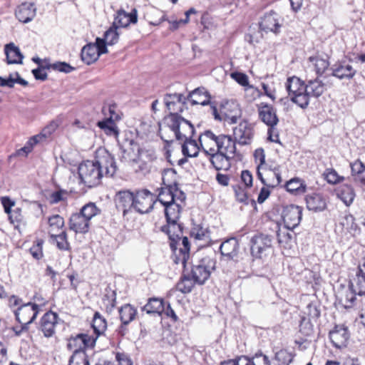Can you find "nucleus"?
Instances as JSON below:
<instances>
[{"instance_id":"obj_1","label":"nucleus","mask_w":365,"mask_h":365,"mask_svg":"<svg viewBox=\"0 0 365 365\" xmlns=\"http://www.w3.org/2000/svg\"><path fill=\"white\" fill-rule=\"evenodd\" d=\"M182 203L175 201L165 206L166 224L159 227L155 224V229L168 236L170 248L174 252V262L181 264L182 267L185 268L190 257V245L187 237H183L182 226L179 223Z\"/></svg>"},{"instance_id":"obj_2","label":"nucleus","mask_w":365,"mask_h":365,"mask_svg":"<svg viewBox=\"0 0 365 365\" xmlns=\"http://www.w3.org/2000/svg\"><path fill=\"white\" fill-rule=\"evenodd\" d=\"M194 133L193 125L176 113L166 115L159 129L161 139L167 144L173 143L175 138L181 141L192 138Z\"/></svg>"},{"instance_id":"obj_3","label":"nucleus","mask_w":365,"mask_h":365,"mask_svg":"<svg viewBox=\"0 0 365 365\" xmlns=\"http://www.w3.org/2000/svg\"><path fill=\"white\" fill-rule=\"evenodd\" d=\"M253 155L257 164V175L261 182L272 188L279 185L282 181L281 166L274 161H267L263 148L256 149Z\"/></svg>"},{"instance_id":"obj_4","label":"nucleus","mask_w":365,"mask_h":365,"mask_svg":"<svg viewBox=\"0 0 365 365\" xmlns=\"http://www.w3.org/2000/svg\"><path fill=\"white\" fill-rule=\"evenodd\" d=\"M101 213L94 202H88L78 212L73 213L68 219V228L75 234L85 235L89 232L91 220Z\"/></svg>"},{"instance_id":"obj_5","label":"nucleus","mask_w":365,"mask_h":365,"mask_svg":"<svg viewBox=\"0 0 365 365\" xmlns=\"http://www.w3.org/2000/svg\"><path fill=\"white\" fill-rule=\"evenodd\" d=\"M259 119L267 126V140L280 144L279 130L277 125L279 122L277 109L271 104L261 102L256 106Z\"/></svg>"},{"instance_id":"obj_6","label":"nucleus","mask_w":365,"mask_h":365,"mask_svg":"<svg viewBox=\"0 0 365 365\" xmlns=\"http://www.w3.org/2000/svg\"><path fill=\"white\" fill-rule=\"evenodd\" d=\"M133 150H136L137 154L135 157H131L128 153L127 155L129 160L136 173H140L146 175L151 172L154 163L157 160V154L154 148L151 147H140L138 143H130Z\"/></svg>"},{"instance_id":"obj_7","label":"nucleus","mask_w":365,"mask_h":365,"mask_svg":"<svg viewBox=\"0 0 365 365\" xmlns=\"http://www.w3.org/2000/svg\"><path fill=\"white\" fill-rule=\"evenodd\" d=\"M170 176L175 177V173L172 170L164 172L163 175L164 187H161L159 194L156 196L157 201L163 205V207L175 201L185 202L186 198L185 194L179 189L175 180L173 182L170 181L168 179Z\"/></svg>"},{"instance_id":"obj_8","label":"nucleus","mask_w":365,"mask_h":365,"mask_svg":"<svg viewBox=\"0 0 365 365\" xmlns=\"http://www.w3.org/2000/svg\"><path fill=\"white\" fill-rule=\"evenodd\" d=\"M216 258L214 251L203 253L199 257L196 264H192L190 276L195 282L199 285L204 284L210 277L212 272L216 268Z\"/></svg>"},{"instance_id":"obj_9","label":"nucleus","mask_w":365,"mask_h":365,"mask_svg":"<svg viewBox=\"0 0 365 365\" xmlns=\"http://www.w3.org/2000/svg\"><path fill=\"white\" fill-rule=\"evenodd\" d=\"M285 88L290 101L302 108L309 106L306 83L296 76L288 77L285 82Z\"/></svg>"},{"instance_id":"obj_10","label":"nucleus","mask_w":365,"mask_h":365,"mask_svg":"<svg viewBox=\"0 0 365 365\" xmlns=\"http://www.w3.org/2000/svg\"><path fill=\"white\" fill-rule=\"evenodd\" d=\"M212 114L215 119L235 123L241 118L242 110L239 103L234 100H225L219 107L212 106Z\"/></svg>"},{"instance_id":"obj_11","label":"nucleus","mask_w":365,"mask_h":365,"mask_svg":"<svg viewBox=\"0 0 365 365\" xmlns=\"http://www.w3.org/2000/svg\"><path fill=\"white\" fill-rule=\"evenodd\" d=\"M78 170L80 179L89 187L98 185L103 176V172L100 170L95 160H86L81 163Z\"/></svg>"},{"instance_id":"obj_12","label":"nucleus","mask_w":365,"mask_h":365,"mask_svg":"<svg viewBox=\"0 0 365 365\" xmlns=\"http://www.w3.org/2000/svg\"><path fill=\"white\" fill-rule=\"evenodd\" d=\"M96 341L88 333H78L71 335L67 339L66 348L73 353L86 351L88 349H93Z\"/></svg>"},{"instance_id":"obj_13","label":"nucleus","mask_w":365,"mask_h":365,"mask_svg":"<svg viewBox=\"0 0 365 365\" xmlns=\"http://www.w3.org/2000/svg\"><path fill=\"white\" fill-rule=\"evenodd\" d=\"M157 202L156 195L147 189L135 192L134 209L140 214L150 212Z\"/></svg>"},{"instance_id":"obj_14","label":"nucleus","mask_w":365,"mask_h":365,"mask_svg":"<svg viewBox=\"0 0 365 365\" xmlns=\"http://www.w3.org/2000/svg\"><path fill=\"white\" fill-rule=\"evenodd\" d=\"M95 161L103 175L112 177L116 172L117 166L114 157L104 148H99L96 151Z\"/></svg>"},{"instance_id":"obj_15","label":"nucleus","mask_w":365,"mask_h":365,"mask_svg":"<svg viewBox=\"0 0 365 365\" xmlns=\"http://www.w3.org/2000/svg\"><path fill=\"white\" fill-rule=\"evenodd\" d=\"M60 320V317L56 312L49 310L41 317L38 329L45 337H53L56 335V328Z\"/></svg>"},{"instance_id":"obj_16","label":"nucleus","mask_w":365,"mask_h":365,"mask_svg":"<svg viewBox=\"0 0 365 365\" xmlns=\"http://www.w3.org/2000/svg\"><path fill=\"white\" fill-rule=\"evenodd\" d=\"M272 238L269 235L258 233L250 240V250L253 257L262 259L264 253L272 247Z\"/></svg>"},{"instance_id":"obj_17","label":"nucleus","mask_w":365,"mask_h":365,"mask_svg":"<svg viewBox=\"0 0 365 365\" xmlns=\"http://www.w3.org/2000/svg\"><path fill=\"white\" fill-rule=\"evenodd\" d=\"M233 135L238 144L242 145L251 144L254 135V125L247 120H243L233 129Z\"/></svg>"},{"instance_id":"obj_18","label":"nucleus","mask_w":365,"mask_h":365,"mask_svg":"<svg viewBox=\"0 0 365 365\" xmlns=\"http://www.w3.org/2000/svg\"><path fill=\"white\" fill-rule=\"evenodd\" d=\"M281 215L284 225L289 229H294L302 220V208L295 205H284Z\"/></svg>"},{"instance_id":"obj_19","label":"nucleus","mask_w":365,"mask_h":365,"mask_svg":"<svg viewBox=\"0 0 365 365\" xmlns=\"http://www.w3.org/2000/svg\"><path fill=\"white\" fill-rule=\"evenodd\" d=\"M135 192L128 190L118 191L114 196V202L116 209L121 211L125 216L132 208H134Z\"/></svg>"},{"instance_id":"obj_20","label":"nucleus","mask_w":365,"mask_h":365,"mask_svg":"<svg viewBox=\"0 0 365 365\" xmlns=\"http://www.w3.org/2000/svg\"><path fill=\"white\" fill-rule=\"evenodd\" d=\"M16 321L21 324L29 325L33 323L38 315L36 310L29 302L14 310Z\"/></svg>"},{"instance_id":"obj_21","label":"nucleus","mask_w":365,"mask_h":365,"mask_svg":"<svg viewBox=\"0 0 365 365\" xmlns=\"http://www.w3.org/2000/svg\"><path fill=\"white\" fill-rule=\"evenodd\" d=\"M236 140L235 138H233L230 135H218V152L225 153V155L230 157L240 158L242 157V154L237 151L236 148Z\"/></svg>"},{"instance_id":"obj_22","label":"nucleus","mask_w":365,"mask_h":365,"mask_svg":"<svg viewBox=\"0 0 365 365\" xmlns=\"http://www.w3.org/2000/svg\"><path fill=\"white\" fill-rule=\"evenodd\" d=\"M332 345L336 349H342L347 346L350 334L344 325H336L329 334Z\"/></svg>"},{"instance_id":"obj_23","label":"nucleus","mask_w":365,"mask_h":365,"mask_svg":"<svg viewBox=\"0 0 365 365\" xmlns=\"http://www.w3.org/2000/svg\"><path fill=\"white\" fill-rule=\"evenodd\" d=\"M198 140L205 156L218 151V135H215L212 130H205L200 135Z\"/></svg>"},{"instance_id":"obj_24","label":"nucleus","mask_w":365,"mask_h":365,"mask_svg":"<svg viewBox=\"0 0 365 365\" xmlns=\"http://www.w3.org/2000/svg\"><path fill=\"white\" fill-rule=\"evenodd\" d=\"M187 97L181 93H167L164 97V101L170 113H182L184 110Z\"/></svg>"},{"instance_id":"obj_25","label":"nucleus","mask_w":365,"mask_h":365,"mask_svg":"<svg viewBox=\"0 0 365 365\" xmlns=\"http://www.w3.org/2000/svg\"><path fill=\"white\" fill-rule=\"evenodd\" d=\"M259 29L267 33L278 34L281 27L279 23L278 14L273 10L264 14L259 23Z\"/></svg>"},{"instance_id":"obj_26","label":"nucleus","mask_w":365,"mask_h":365,"mask_svg":"<svg viewBox=\"0 0 365 365\" xmlns=\"http://www.w3.org/2000/svg\"><path fill=\"white\" fill-rule=\"evenodd\" d=\"M331 71V75L340 80H351L356 73V70L345 61L336 62L332 66Z\"/></svg>"},{"instance_id":"obj_27","label":"nucleus","mask_w":365,"mask_h":365,"mask_svg":"<svg viewBox=\"0 0 365 365\" xmlns=\"http://www.w3.org/2000/svg\"><path fill=\"white\" fill-rule=\"evenodd\" d=\"M187 99L191 105L207 106L210 103L211 95L204 87H199L191 92L187 96Z\"/></svg>"},{"instance_id":"obj_28","label":"nucleus","mask_w":365,"mask_h":365,"mask_svg":"<svg viewBox=\"0 0 365 365\" xmlns=\"http://www.w3.org/2000/svg\"><path fill=\"white\" fill-rule=\"evenodd\" d=\"M138 21V11L133 9L130 13H126L124 10H118L113 24V26L125 28L130 24H136Z\"/></svg>"},{"instance_id":"obj_29","label":"nucleus","mask_w":365,"mask_h":365,"mask_svg":"<svg viewBox=\"0 0 365 365\" xmlns=\"http://www.w3.org/2000/svg\"><path fill=\"white\" fill-rule=\"evenodd\" d=\"M352 288L354 293H357L360 297L365 294V257L358 264Z\"/></svg>"},{"instance_id":"obj_30","label":"nucleus","mask_w":365,"mask_h":365,"mask_svg":"<svg viewBox=\"0 0 365 365\" xmlns=\"http://www.w3.org/2000/svg\"><path fill=\"white\" fill-rule=\"evenodd\" d=\"M216 170H227L230 168V159L235 158L220 152H215L206 156Z\"/></svg>"},{"instance_id":"obj_31","label":"nucleus","mask_w":365,"mask_h":365,"mask_svg":"<svg viewBox=\"0 0 365 365\" xmlns=\"http://www.w3.org/2000/svg\"><path fill=\"white\" fill-rule=\"evenodd\" d=\"M91 325L93 330V333L90 335L95 339L96 341L101 336L105 335V332L108 327V323L106 318L101 315L100 312H96L94 313Z\"/></svg>"},{"instance_id":"obj_32","label":"nucleus","mask_w":365,"mask_h":365,"mask_svg":"<svg viewBox=\"0 0 365 365\" xmlns=\"http://www.w3.org/2000/svg\"><path fill=\"white\" fill-rule=\"evenodd\" d=\"M15 16L22 23L31 21L36 16L34 4L27 2L22 3L16 9Z\"/></svg>"},{"instance_id":"obj_33","label":"nucleus","mask_w":365,"mask_h":365,"mask_svg":"<svg viewBox=\"0 0 365 365\" xmlns=\"http://www.w3.org/2000/svg\"><path fill=\"white\" fill-rule=\"evenodd\" d=\"M307 207L314 212L322 211L327 207V200L322 193L313 192L305 198Z\"/></svg>"},{"instance_id":"obj_34","label":"nucleus","mask_w":365,"mask_h":365,"mask_svg":"<svg viewBox=\"0 0 365 365\" xmlns=\"http://www.w3.org/2000/svg\"><path fill=\"white\" fill-rule=\"evenodd\" d=\"M120 327L123 328L134 321L138 316L137 309L130 304H125L118 309Z\"/></svg>"},{"instance_id":"obj_35","label":"nucleus","mask_w":365,"mask_h":365,"mask_svg":"<svg viewBox=\"0 0 365 365\" xmlns=\"http://www.w3.org/2000/svg\"><path fill=\"white\" fill-rule=\"evenodd\" d=\"M239 243L235 237L227 239L222 242L220 247L221 255L226 259H232L237 256Z\"/></svg>"},{"instance_id":"obj_36","label":"nucleus","mask_w":365,"mask_h":365,"mask_svg":"<svg viewBox=\"0 0 365 365\" xmlns=\"http://www.w3.org/2000/svg\"><path fill=\"white\" fill-rule=\"evenodd\" d=\"M273 230L276 232L278 243L283 247H287L292 240V230L289 229L285 225L281 227L277 222L272 223Z\"/></svg>"},{"instance_id":"obj_37","label":"nucleus","mask_w":365,"mask_h":365,"mask_svg":"<svg viewBox=\"0 0 365 365\" xmlns=\"http://www.w3.org/2000/svg\"><path fill=\"white\" fill-rule=\"evenodd\" d=\"M143 310L148 314L161 316L165 310V301L160 297L149 298Z\"/></svg>"},{"instance_id":"obj_38","label":"nucleus","mask_w":365,"mask_h":365,"mask_svg":"<svg viewBox=\"0 0 365 365\" xmlns=\"http://www.w3.org/2000/svg\"><path fill=\"white\" fill-rule=\"evenodd\" d=\"M190 235L195 241L202 242L204 245H210L212 244L210 231L207 228L203 227L201 225H194L191 228Z\"/></svg>"},{"instance_id":"obj_39","label":"nucleus","mask_w":365,"mask_h":365,"mask_svg":"<svg viewBox=\"0 0 365 365\" xmlns=\"http://www.w3.org/2000/svg\"><path fill=\"white\" fill-rule=\"evenodd\" d=\"M306 85L309 102L311 97L318 98L327 91L326 84L318 78L308 81Z\"/></svg>"},{"instance_id":"obj_40","label":"nucleus","mask_w":365,"mask_h":365,"mask_svg":"<svg viewBox=\"0 0 365 365\" xmlns=\"http://www.w3.org/2000/svg\"><path fill=\"white\" fill-rule=\"evenodd\" d=\"M285 190L292 195H301L307 192L305 182L299 178H293L287 181L284 185Z\"/></svg>"},{"instance_id":"obj_41","label":"nucleus","mask_w":365,"mask_h":365,"mask_svg":"<svg viewBox=\"0 0 365 365\" xmlns=\"http://www.w3.org/2000/svg\"><path fill=\"white\" fill-rule=\"evenodd\" d=\"M112 117H106L97 123V126L103 130L107 136H113L118 138L120 134L116 121L112 120Z\"/></svg>"},{"instance_id":"obj_42","label":"nucleus","mask_w":365,"mask_h":365,"mask_svg":"<svg viewBox=\"0 0 365 365\" xmlns=\"http://www.w3.org/2000/svg\"><path fill=\"white\" fill-rule=\"evenodd\" d=\"M4 52L6 54V63L8 64L22 63L24 56L19 48L13 43H8L5 46Z\"/></svg>"},{"instance_id":"obj_43","label":"nucleus","mask_w":365,"mask_h":365,"mask_svg":"<svg viewBox=\"0 0 365 365\" xmlns=\"http://www.w3.org/2000/svg\"><path fill=\"white\" fill-rule=\"evenodd\" d=\"M65 230V221L62 216L56 214L48 217V233L49 237Z\"/></svg>"},{"instance_id":"obj_44","label":"nucleus","mask_w":365,"mask_h":365,"mask_svg":"<svg viewBox=\"0 0 365 365\" xmlns=\"http://www.w3.org/2000/svg\"><path fill=\"white\" fill-rule=\"evenodd\" d=\"M81 56L82 61L88 65L96 61L99 56L96 45L90 43L84 46L81 50Z\"/></svg>"},{"instance_id":"obj_45","label":"nucleus","mask_w":365,"mask_h":365,"mask_svg":"<svg viewBox=\"0 0 365 365\" xmlns=\"http://www.w3.org/2000/svg\"><path fill=\"white\" fill-rule=\"evenodd\" d=\"M51 240L56 244V247L61 251H71V246L68 241L66 230H62L58 233L50 236Z\"/></svg>"},{"instance_id":"obj_46","label":"nucleus","mask_w":365,"mask_h":365,"mask_svg":"<svg viewBox=\"0 0 365 365\" xmlns=\"http://www.w3.org/2000/svg\"><path fill=\"white\" fill-rule=\"evenodd\" d=\"M336 192L337 197L340 198L346 205L349 206L353 202L355 197V192L351 185L346 184L342 185L336 190Z\"/></svg>"},{"instance_id":"obj_47","label":"nucleus","mask_w":365,"mask_h":365,"mask_svg":"<svg viewBox=\"0 0 365 365\" xmlns=\"http://www.w3.org/2000/svg\"><path fill=\"white\" fill-rule=\"evenodd\" d=\"M46 138V135L43 134V133H39L38 135L31 137L23 148H21L16 151V155L26 156L29 153H30L33 150L34 147L36 145H37L38 143H40L41 141L44 140Z\"/></svg>"},{"instance_id":"obj_48","label":"nucleus","mask_w":365,"mask_h":365,"mask_svg":"<svg viewBox=\"0 0 365 365\" xmlns=\"http://www.w3.org/2000/svg\"><path fill=\"white\" fill-rule=\"evenodd\" d=\"M200 148V145H198L197 141L192 138L183 140L182 152L185 156L193 158L198 155Z\"/></svg>"},{"instance_id":"obj_49","label":"nucleus","mask_w":365,"mask_h":365,"mask_svg":"<svg viewBox=\"0 0 365 365\" xmlns=\"http://www.w3.org/2000/svg\"><path fill=\"white\" fill-rule=\"evenodd\" d=\"M242 359L245 361L243 365H271L269 357L261 351L252 356L243 355Z\"/></svg>"},{"instance_id":"obj_50","label":"nucleus","mask_w":365,"mask_h":365,"mask_svg":"<svg viewBox=\"0 0 365 365\" xmlns=\"http://www.w3.org/2000/svg\"><path fill=\"white\" fill-rule=\"evenodd\" d=\"M340 225L346 232L354 235L356 232L360 231V228L356 222L354 217L351 214L344 215L340 221Z\"/></svg>"},{"instance_id":"obj_51","label":"nucleus","mask_w":365,"mask_h":365,"mask_svg":"<svg viewBox=\"0 0 365 365\" xmlns=\"http://www.w3.org/2000/svg\"><path fill=\"white\" fill-rule=\"evenodd\" d=\"M196 283L190 275H182L176 284V289L182 294L190 293Z\"/></svg>"},{"instance_id":"obj_52","label":"nucleus","mask_w":365,"mask_h":365,"mask_svg":"<svg viewBox=\"0 0 365 365\" xmlns=\"http://www.w3.org/2000/svg\"><path fill=\"white\" fill-rule=\"evenodd\" d=\"M44 240L41 238H36L32 244V246L29 248V252L32 257L36 261L41 260L43 257V247L44 245Z\"/></svg>"},{"instance_id":"obj_53","label":"nucleus","mask_w":365,"mask_h":365,"mask_svg":"<svg viewBox=\"0 0 365 365\" xmlns=\"http://www.w3.org/2000/svg\"><path fill=\"white\" fill-rule=\"evenodd\" d=\"M115 360L113 365H133V362L130 355L120 348H117L114 351Z\"/></svg>"},{"instance_id":"obj_54","label":"nucleus","mask_w":365,"mask_h":365,"mask_svg":"<svg viewBox=\"0 0 365 365\" xmlns=\"http://www.w3.org/2000/svg\"><path fill=\"white\" fill-rule=\"evenodd\" d=\"M294 355L285 349H282L277 351L274 354V359L277 362V365H289Z\"/></svg>"},{"instance_id":"obj_55","label":"nucleus","mask_w":365,"mask_h":365,"mask_svg":"<svg viewBox=\"0 0 365 365\" xmlns=\"http://www.w3.org/2000/svg\"><path fill=\"white\" fill-rule=\"evenodd\" d=\"M102 303L105 311L110 314L116 305V293L115 291L109 290L103 295Z\"/></svg>"},{"instance_id":"obj_56","label":"nucleus","mask_w":365,"mask_h":365,"mask_svg":"<svg viewBox=\"0 0 365 365\" xmlns=\"http://www.w3.org/2000/svg\"><path fill=\"white\" fill-rule=\"evenodd\" d=\"M309 61L313 64L318 75H322L329 66V61L319 56H310Z\"/></svg>"},{"instance_id":"obj_57","label":"nucleus","mask_w":365,"mask_h":365,"mask_svg":"<svg viewBox=\"0 0 365 365\" xmlns=\"http://www.w3.org/2000/svg\"><path fill=\"white\" fill-rule=\"evenodd\" d=\"M248 189V187H244L240 184H237L233 186L235 197L237 202L245 205L249 204Z\"/></svg>"},{"instance_id":"obj_58","label":"nucleus","mask_w":365,"mask_h":365,"mask_svg":"<svg viewBox=\"0 0 365 365\" xmlns=\"http://www.w3.org/2000/svg\"><path fill=\"white\" fill-rule=\"evenodd\" d=\"M68 365H90L88 356L86 351L73 353L70 357Z\"/></svg>"},{"instance_id":"obj_59","label":"nucleus","mask_w":365,"mask_h":365,"mask_svg":"<svg viewBox=\"0 0 365 365\" xmlns=\"http://www.w3.org/2000/svg\"><path fill=\"white\" fill-rule=\"evenodd\" d=\"M324 180L329 184H337L344 181V178L340 176L334 168H327L323 173Z\"/></svg>"},{"instance_id":"obj_60","label":"nucleus","mask_w":365,"mask_h":365,"mask_svg":"<svg viewBox=\"0 0 365 365\" xmlns=\"http://www.w3.org/2000/svg\"><path fill=\"white\" fill-rule=\"evenodd\" d=\"M350 166L352 176L359 182L360 178L365 176V164L357 159L351 163Z\"/></svg>"},{"instance_id":"obj_61","label":"nucleus","mask_w":365,"mask_h":365,"mask_svg":"<svg viewBox=\"0 0 365 365\" xmlns=\"http://www.w3.org/2000/svg\"><path fill=\"white\" fill-rule=\"evenodd\" d=\"M364 298L361 297L359 299H357L356 294L354 292H349L346 294L344 299H341V302L343 306L346 309L353 307L354 305H358V302L363 304Z\"/></svg>"},{"instance_id":"obj_62","label":"nucleus","mask_w":365,"mask_h":365,"mask_svg":"<svg viewBox=\"0 0 365 365\" xmlns=\"http://www.w3.org/2000/svg\"><path fill=\"white\" fill-rule=\"evenodd\" d=\"M117 26L112 25L104 34V39L108 45L112 46L118 43L119 33L117 31Z\"/></svg>"},{"instance_id":"obj_63","label":"nucleus","mask_w":365,"mask_h":365,"mask_svg":"<svg viewBox=\"0 0 365 365\" xmlns=\"http://www.w3.org/2000/svg\"><path fill=\"white\" fill-rule=\"evenodd\" d=\"M48 300L40 293H35L31 301L29 302L38 313L48 304Z\"/></svg>"},{"instance_id":"obj_64","label":"nucleus","mask_w":365,"mask_h":365,"mask_svg":"<svg viewBox=\"0 0 365 365\" xmlns=\"http://www.w3.org/2000/svg\"><path fill=\"white\" fill-rule=\"evenodd\" d=\"M7 214L9 215L10 222L13 224L15 227H19L23 222L24 217L20 209L17 208L11 210L10 213Z\"/></svg>"}]
</instances>
